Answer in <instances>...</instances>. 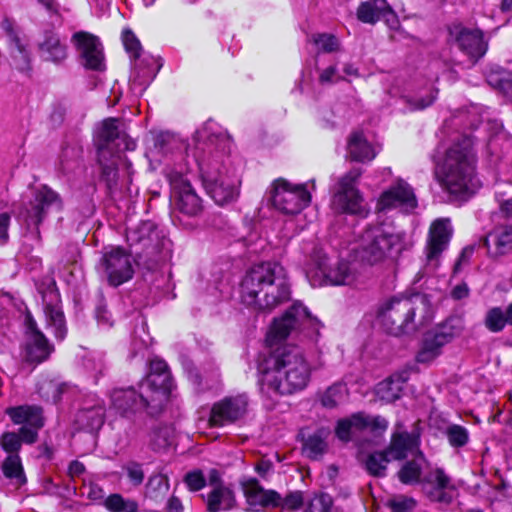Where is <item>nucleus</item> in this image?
Here are the masks:
<instances>
[{
	"label": "nucleus",
	"instance_id": "obj_3",
	"mask_svg": "<svg viewBox=\"0 0 512 512\" xmlns=\"http://www.w3.org/2000/svg\"><path fill=\"white\" fill-rule=\"evenodd\" d=\"M289 296L286 271L277 262L254 265L241 283L243 303L258 310H272L288 300Z\"/></svg>",
	"mask_w": 512,
	"mask_h": 512
},
{
	"label": "nucleus",
	"instance_id": "obj_21",
	"mask_svg": "<svg viewBox=\"0 0 512 512\" xmlns=\"http://www.w3.org/2000/svg\"><path fill=\"white\" fill-rule=\"evenodd\" d=\"M5 413L15 425H22L19 430L26 444H33L37 441L38 431L44 425L41 408L32 405H20L8 407Z\"/></svg>",
	"mask_w": 512,
	"mask_h": 512
},
{
	"label": "nucleus",
	"instance_id": "obj_30",
	"mask_svg": "<svg viewBox=\"0 0 512 512\" xmlns=\"http://www.w3.org/2000/svg\"><path fill=\"white\" fill-rule=\"evenodd\" d=\"M111 403L113 409L126 417L143 410L151 415V408L149 407L151 402L149 396L143 390H140V393L137 394L133 388L114 389L111 393Z\"/></svg>",
	"mask_w": 512,
	"mask_h": 512
},
{
	"label": "nucleus",
	"instance_id": "obj_33",
	"mask_svg": "<svg viewBox=\"0 0 512 512\" xmlns=\"http://www.w3.org/2000/svg\"><path fill=\"white\" fill-rule=\"evenodd\" d=\"M38 51L44 61L54 64H61L68 57V46L65 39L52 30L45 31L42 40L38 43Z\"/></svg>",
	"mask_w": 512,
	"mask_h": 512
},
{
	"label": "nucleus",
	"instance_id": "obj_24",
	"mask_svg": "<svg viewBox=\"0 0 512 512\" xmlns=\"http://www.w3.org/2000/svg\"><path fill=\"white\" fill-rule=\"evenodd\" d=\"M452 41L475 64L487 51V43L479 29L453 25L449 29Z\"/></svg>",
	"mask_w": 512,
	"mask_h": 512
},
{
	"label": "nucleus",
	"instance_id": "obj_25",
	"mask_svg": "<svg viewBox=\"0 0 512 512\" xmlns=\"http://www.w3.org/2000/svg\"><path fill=\"white\" fill-rule=\"evenodd\" d=\"M1 28L8 37L12 65L19 71H28L31 68V53L26 37L10 18L2 20Z\"/></svg>",
	"mask_w": 512,
	"mask_h": 512
},
{
	"label": "nucleus",
	"instance_id": "obj_12",
	"mask_svg": "<svg viewBox=\"0 0 512 512\" xmlns=\"http://www.w3.org/2000/svg\"><path fill=\"white\" fill-rule=\"evenodd\" d=\"M184 148L185 145L179 138L171 133L162 132L155 137L154 147L150 149L148 155L151 162L163 165V173L167 178L169 169L182 173L191 171L183 156Z\"/></svg>",
	"mask_w": 512,
	"mask_h": 512
},
{
	"label": "nucleus",
	"instance_id": "obj_6",
	"mask_svg": "<svg viewBox=\"0 0 512 512\" xmlns=\"http://www.w3.org/2000/svg\"><path fill=\"white\" fill-rule=\"evenodd\" d=\"M98 162L102 170V178L109 189H112L118 178V165L125 163L121 152L134 149L135 144L119 129L118 120H104L95 136Z\"/></svg>",
	"mask_w": 512,
	"mask_h": 512
},
{
	"label": "nucleus",
	"instance_id": "obj_31",
	"mask_svg": "<svg viewBox=\"0 0 512 512\" xmlns=\"http://www.w3.org/2000/svg\"><path fill=\"white\" fill-rule=\"evenodd\" d=\"M209 485L212 488L207 496V508L210 512L227 511L234 507V493L220 483V476L216 470L209 473Z\"/></svg>",
	"mask_w": 512,
	"mask_h": 512
},
{
	"label": "nucleus",
	"instance_id": "obj_61",
	"mask_svg": "<svg viewBox=\"0 0 512 512\" xmlns=\"http://www.w3.org/2000/svg\"><path fill=\"white\" fill-rule=\"evenodd\" d=\"M49 387L53 393L52 400L54 403L60 401L64 395L71 394L74 390V387L67 383L50 382Z\"/></svg>",
	"mask_w": 512,
	"mask_h": 512
},
{
	"label": "nucleus",
	"instance_id": "obj_15",
	"mask_svg": "<svg viewBox=\"0 0 512 512\" xmlns=\"http://www.w3.org/2000/svg\"><path fill=\"white\" fill-rule=\"evenodd\" d=\"M172 389V378L167 364L161 359L150 361V371L140 383V390L149 396L151 415L157 414L163 407Z\"/></svg>",
	"mask_w": 512,
	"mask_h": 512
},
{
	"label": "nucleus",
	"instance_id": "obj_58",
	"mask_svg": "<svg viewBox=\"0 0 512 512\" xmlns=\"http://www.w3.org/2000/svg\"><path fill=\"white\" fill-rule=\"evenodd\" d=\"M304 497L300 491H293L288 493L284 498L281 497V503L278 507L287 510H298L303 506Z\"/></svg>",
	"mask_w": 512,
	"mask_h": 512
},
{
	"label": "nucleus",
	"instance_id": "obj_4",
	"mask_svg": "<svg viewBox=\"0 0 512 512\" xmlns=\"http://www.w3.org/2000/svg\"><path fill=\"white\" fill-rule=\"evenodd\" d=\"M436 177L443 190L456 199H466L476 192L480 183L475 176V153L470 138L465 137L448 149Z\"/></svg>",
	"mask_w": 512,
	"mask_h": 512
},
{
	"label": "nucleus",
	"instance_id": "obj_62",
	"mask_svg": "<svg viewBox=\"0 0 512 512\" xmlns=\"http://www.w3.org/2000/svg\"><path fill=\"white\" fill-rule=\"evenodd\" d=\"M341 79L337 68L335 66H329L323 69L319 74V82L323 85L333 84Z\"/></svg>",
	"mask_w": 512,
	"mask_h": 512
},
{
	"label": "nucleus",
	"instance_id": "obj_54",
	"mask_svg": "<svg viewBox=\"0 0 512 512\" xmlns=\"http://www.w3.org/2000/svg\"><path fill=\"white\" fill-rule=\"evenodd\" d=\"M312 41L319 50L324 52L337 51L340 46L338 38L327 33L313 35Z\"/></svg>",
	"mask_w": 512,
	"mask_h": 512
},
{
	"label": "nucleus",
	"instance_id": "obj_55",
	"mask_svg": "<svg viewBox=\"0 0 512 512\" xmlns=\"http://www.w3.org/2000/svg\"><path fill=\"white\" fill-rule=\"evenodd\" d=\"M81 494L86 496L89 500L97 502L99 501L101 504L103 503L104 498V490L95 482L91 480L84 479L83 485L81 487Z\"/></svg>",
	"mask_w": 512,
	"mask_h": 512
},
{
	"label": "nucleus",
	"instance_id": "obj_9",
	"mask_svg": "<svg viewBox=\"0 0 512 512\" xmlns=\"http://www.w3.org/2000/svg\"><path fill=\"white\" fill-rule=\"evenodd\" d=\"M267 193L273 207L285 215H297L311 202L307 184H294L282 178L275 180Z\"/></svg>",
	"mask_w": 512,
	"mask_h": 512
},
{
	"label": "nucleus",
	"instance_id": "obj_38",
	"mask_svg": "<svg viewBox=\"0 0 512 512\" xmlns=\"http://www.w3.org/2000/svg\"><path fill=\"white\" fill-rule=\"evenodd\" d=\"M126 239L131 246L140 244L144 248H149L158 242L159 233L153 222L143 221L127 230Z\"/></svg>",
	"mask_w": 512,
	"mask_h": 512
},
{
	"label": "nucleus",
	"instance_id": "obj_13",
	"mask_svg": "<svg viewBox=\"0 0 512 512\" xmlns=\"http://www.w3.org/2000/svg\"><path fill=\"white\" fill-rule=\"evenodd\" d=\"M462 323L457 318H449L442 324L425 333L417 353L418 363L429 364L442 353L443 347L461 335Z\"/></svg>",
	"mask_w": 512,
	"mask_h": 512
},
{
	"label": "nucleus",
	"instance_id": "obj_7",
	"mask_svg": "<svg viewBox=\"0 0 512 512\" xmlns=\"http://www.w3.org/2000/svg\"><path fill=\"white\" fill-rule=\"evenodd\" d=\"M321 327L320 321L312 316L307 307L295 302L282 316L274 319L267 332L266 342L272 346L293 334H302L312 342H317Z\"/></svg>",
	"mask_w": 512,
	"mask_h": 512
},
{
	"label": "nucleus",
	"instance_id": "obj_27",
	"mask_svg": "<svg viewBox=\"0 0 512 512\" xmlns=\"http://www.w3.org/2000/svg\"><path fill=\"white\" fill-rule=\"evenodd\" d=\"M390 94L403 99L408 110L417 111L432 105L437 98L438 90L433 85L415 90L412 83L397 82L391 88Z\"/></svg>",
	"mask_w": 512,
	"mask_h": 512
},
{
	"label": "nucleus",
	"instance_id": "obj_50",
	"mask_svg": "<svg viewBox=\"0 0 512 512\" xmlns=\"http://www.w3.org/2000/svg\"><path fill=\"white\" fill-rule=\"evenodd\" d=\"M23 441L20 431L16 432H5L0 437V446L8 454L14 453L19 454Z\"/></svg>",
	"mask_w": 512,
	"mask_h": 512
},
{
	"label": "nucleus",
	"instance_id": "obj_16",
	"mask_svg": "<svg viewBox=\"0 0 512 512\" xmlns=\"http://www.w3.org/2000/svg\"><path fill=\"white\" fill-rule=\"evenodd\" d=\"M122 40L125 49L134 58L133 70L130 76L133 89L139 85L144 90L156 76L160 65L156 58L150 55H141V44L130 30H124Z\"/></svg>",
	"mask_w": 512,
	"mask_h": 512
},
{
	"label": "nucleus",
	"instance_id": "obj_17",
	"mask_svg": "<svg viewBox=\"0 0 512 512\" xmlns=\"http://www.w3.org/2000/svg\"><path fill=\"white\" fill-rule=\"evenodd\" d=\"M31 208L19 214L28 227H37L43 219L52 212H60L63 209L61 196L50 187L43 185L34 192V199L30 203Z\"/></svg>",
	"mask_w": 512,
	"mask_h": 512
},
{
	"label": "nucleus",
	"instance_id": "obj_23",
	"mask_svg": "<svg viewBox=\"0 0 512 512\" xmlns=\"http://www.w3.org/2000/svg\"><path fill=\"white\" fill-rule=\"evenodd\" d=\"M422 485L430 500L434 502L449 504L458 494L451 477L439 467L427 469Z\"/></svg>",
	"mask_w": 512,
	"mask_h": 512
},
{
	"label": "nucleus",
	"instance_id": "obj_28",
	"mask_svg": "<svg viewBox=\"0 0 512 512\" xmlns=\"http://www.w3.org/2000/svg\"><path fill=\"white\" fill-rule=\"evenodd\" d=\"M390 459L399 461L408 456H415L420 450V435L416 431L408 432L403 424L397 423L391 435L389 446L386 448Z\"/></svg>",
	"mask_w": 512,
	"mask_h": 512
},
{
	"label": "nucleus",
	"instance_id": "obj_34",
	"mask_svg": "<svg viewBox=\"0 0 512 512\" xmlns=\"http://www.w3.org/2000/svg\"><path fill=\"white\" fill-rule=\"evenodd\" d=\"M59 293L55 288V282L52 281L47 292L43 293V302L45 304V314L48 324L54 329L55 337L63 340L66 335L64 314L58 307Z\"/></svg>",
	"mask_w": 512,
	"mask_h": 512
},
{
	"label": "nucleus",
	"instance_id": "obj_37",
	"mask_svg": "<svg viewBox=\"0 0 512 512\" xmlns=\"http://www.w3.org/2000/svg\"><path fill=\"white\" fill-rule=\"evenodd\" d=\"M412 457L411 460L405 461L397 472L399 481L405 485L422 484L424 470L427 469V460L423 452Z\"/></svg>",
	"mask_w": 512,
	"mask_h": 512
},
{
	"label": "nucleus",
	"instance_id": "obj_57",
	"mask_svg": "<svg viewBox=\"0 0 512 512\" xmlns=\"http://www.w3.org/2000/svg\"><path fill=\"white\" fill-rule=\"evenodd\" d=\"M388 505L393 512H408L415 507L416 501L411 497L398 495L390 499Z\"/></svg>",
	"mask_w": 512,
	"mask_h": 512
},
{
	"label": "nucleus",
	"instance_id": "obj_10",
	"mask_svg": "<svg viewBox=\"0 0 512 512\" xmlns=\"http://www.w3.org/2000/svg\"><path fill=\"white\" fill-rule=\"evenodd\" d=\"M417 308L412 299L392 298L380 307L378 317L390 334L410 333L418 328L414 321Z\"/></svg>",
	"mask_w": 512,
	"mask_h": 512
},
{
	"label": "nucleus",
	"instance_id": "obj_11",
	"mask_svg": "<svg viewBox=\"0 0 512 512\" xmlns=\"http://www.w3.org/2000/svg\"><path fill=\"white\" fill-rule=\"evenodd\" d=\"M360 176V170L352 169L339 179L332 197V205L338 212L365 218L369 209L357 188Z\"/></svg>",
	"mask_w": 512,
	"mask_h": 512
},
{
	"label": "nucleus",
	"instance_id": "obj_44",
	"mask_svg": "<svg viewBox=\"0 0 512 512\" xmlns=\"http://www.w3.org/2000/svg\"><path fill=\"white\" fill-rule=\"evenodd\" d=\"M348 395L349 392L346 384L337 382L323 391L319 398L323 407L331 409L344 403L348 399Z\"/></svg>",
	"mask_w": 512,
	"mask_h": 512
},
{
	"label": "nucleus",
	"instance_id": "obj_53",
	"mask_svg": "<svg viewBox=\"0 0 512 512\" xmlns=\"http://www.w3.org/2000/svg\"><path fill=\"white\" fill-rule=\"evenodd\" d=\"M332 506V497L327 493H319L308 501L306 512H331Z\"/></svg>",
	"mask_w": 512,
	"mask_h": 512
},
{
	"label": "nucleus",
	"instance_id": "obj_1",
	"mask_svg": "<svg viewBox=\"0 0 512 512\" xmlns=\"http://www.w3.org/2000/svg\"><path fill=\"white\" fill-rule=\"evenodd\" d=\"M197 164L203 185L218 205L233 201L239 194L241 162L232 161V141L213 122H206L194 134Z\"/></svg>",
	"mask_w": 512,
	"mask_h": 512
},
{
	"label": "nucleus",
	"instance_id": "obj_60",
	"mask_svg": "<svg viewBox=\"0 0 512 512\" xmlns=\"http://www.w3.org/2000/svg\"><path fill=\"white\" fill-rule=\"evenodd\" d=\"M170 430L168 428H159L151 434V445L154 449H162L170 444Z\"/></svg>",
	"mask_w": 512,
	"mask_h": 512
},
{
	"label": "nucleus",
	"instance_id": "obj_45",
	"mask_svg": "<svg viewBox=\"0 0 512 512\" xmlns=\"http://www.w3.org/2000/svg\"><path fill=\"white\" fill-rule=\"evenodd\" d=\"M2 471L5 477L14 481L18 486L26 483V477L19 454L8 455L2 463Z\"/></svg>",
	"mask_w": 512,
	"mask_h": 512
},
{
	"label": "nucleus",
	"instance_id": "obj_32",
	"mask_svg": "<svg viewBox=\"0 0 512 512\" xmlns=\"http://www.w3.org/2000/svg\"><path fill=\"white\" fill-rule=\"evenodd\" d=\"M244 494L250 511H260L267 507H278L281 495L274 490H265L256 480L244 485Z\"/></svg>",
	"mask_w": 512,
	"mask_h": 512
},
{
	"label": "nucleus",
	"instance_id": "obj_49",
	"mask_svg": "<svg viewBox=\"0 0 512 512\" xmlns=\"http://www.w3.org/2000/svg\"><path fill=\"white\" fill-rule=\"evenodd\" d=\"M487 82L490 86L498 89L505 94L512 91V79L510 74L505 70H496L489 73Z\"/></svg>",
	"mask_w": 512,
	"mask_h": 512
},
{
	"label": "nucleus",
	"instance_id": "obj_36",
	"mask_svg": "<svg viewBox=\"0 0 512 512\" xmlns=\"http://www.w3.org/2000/svg\"><path fill=\"white\" fill-rule=\"evenodd\" d=\"M387 13L393 17V23L396 25V13L387 0L364 1L358 6L356 15L362 23L374 25L381 19V16H385Z\"/></svg>",
	"mask_w": 512,
	"mask_h": 512
},
{
	"label": "nucleus",
	"instance_id": "obj_26",
	"mask_svg": "<svg viewBox=\"0 0 512 512\" xmlns=\"http://www.w3.org/2000/svg\"><path fill=\"white\" fill-rule=\"evenodd\" d=\"M71 42L78 51L85 68L97 71L105 69L103 47L96 36L79 31L73 34Z\"/></svg>",
	"mask_w": 512,
	"mask_h": 512
},
{
	"label": "nucleus",
	"instance_id": "obj_14",
	"mask_svg": "<svg viewBox=\"0 0 512 512\" xmlns=\"http://www.w3.org/2000/svg\"><path fill=\"white\" fill-rule=\"evenodd\" d=\"M188 173L169 169L167 180L170 185L171 206L187 216H197L202 211V200L192 187Z\"/></svg>",
	"mask_w": 512,
	"mask_h": 512
},
{
	"label": "nucleus",
	"instance_id": "obj_51",
	"mask_svg": "<svg viewBox=\"0 0 512 512\" xmlns=\"http://www.w3.org/2000/svg\"><path fill=\"white\" fill-rule=\"evenodd\" d=\"M445 434L450 445L453 447H463L469 441V432L465 427L461 425H449L446 428Z\"/></svg>",
	"mask_w": 512,
	"mask_h": 512
},
{
	"label": "nucleus",
	"instance_id": "obj_5",
	"mask_svg": "<svg viewBox=\"0 0 512 512\" xmlns=\"http://www.w3.org/2000/svg\"><path fill=\"white\" fill-rule=\"evenodd\" d=\"M404 233L390 231L382 224L367 226L356 238L351 251L355 258L374 265L393 260L404 248Z\"/></svg>",
	"mask_w": 512,
	"mask_h": 512
},
{
	"label": "nucleus",
	"instance_id": "obj_8",
	"mask_svg": "<svg viewBox=\"0 0 512 512\" xmlns=\"http://www.w3.org/2000/svg\"><path fill=\"white\" fill-rule=\"evenodd\" d=\"M306 276L312 286L349 285L354 279L350 264L346 261L331 260L323 253L322 248L314 246L310 253V263Z\"/></svg>",
	"mask_w": 512,
	"mask_h": 512
},
{
	"label": "nucleus",
	"instance_id": "obj_64",
	"mask_svg": "<svg viewBox=\"0 0 512 512\" xmlns=\"http://www.w3.org/2000/svg\"><path fill=\"white\" fill-rule=\"evenodd\" d=\"M96 319L99 325L110 327L112 326L111 315L103 306H98L96 309Z\"/></svg>",
	"mask_w": 512,
	"mask_h": 512
},
{
	"label": "nucleus",
	"instance_id": "obj_41",
	"mask_svg": "<svg viewBox=\"0 0 512 512\" xmlns=\"http://www.w3.org/2000/svg\"><path fill=\"white\" fill-rule=\"evenodd\" d=\"M329 436L330 429L321 427L307 437L304 442V450L310 458L317 459L326 452Z\"/></svg>",
	"mask_w": 512,
	"mask_h": 512
},
{
	"label": "nucleus",
	"instance_id": "obj_46",
	"mask_svg": "<svg viewBox=\"0 0 512 512\" xmlns=\"http://www.w3.org/2000/svg\"><path fill=\"white\" fill-rule=\"evenodd\" d=\"M490 239L493 240L499 254H505L512 251V225L502 226L495 229V231L486 239V244H488Z\"/></svg>",
	"mask_w": 512,
	"mask_h": 512
},
{
	"label": "nucleus",
	"instance_id": "obj_22",
	"mask_svg": "<svg viewBox=\"0 0 512 512\" xmlns=\"http://www.w3.org/2000/svg\"><path fill=\"white\" fill-rule=\"evenodd\" d=\"M453 228L448 218L436 219L429 228L425 246L427 265L433 270L439 264L442 253L448 248Z\"/></svg>",
	"mask_w": 512,
	"mask_h": 512
},
{
	"label": "nucleus",
	"instance_id": "obj_47",
	"mask_svg": "<svg viewBox=\"0 0 512 512\" xmlns=\"http://www.w3.org/2000/svg\"><path fill=\"white\" fill-rule=\"evenodd\" d=\"M102 505L110 512H138V504L134 500L125 499L117 493L105 498Z\"/></svg>",
	"mask_w": 512,
	"mask_h": 512
},
{
	"label": "nucleus",
	"instance_id": "obj_43",
	"mask_svg": "<svg viewBox=\"0 0 512 512\" xmlns=\"http://www.w3.org/2000/svg\"><path fill=\"white\" fill-rule=\"evenodd\" d=\"M362 413H355L348 418L340 419L335 428L337 438L343 442L351 440L354 434L362 432Z\"/></svg>",
	"mask_w": 512,
	"mask_h": 512
},
{
	"label": "nucleus",
	"instance_id": "obj_42",
	"mask_svg": "<svg viewBox=\"0 0 512 512\" xmlns=\"http://www.w3.org/2000/svg\"><path fill=\"white\" fill-rule=\"evenodd\" d=\"M169 488L168 478L165 475H153L149 478L146 485L145 497L155 504H161L166 499Z\"/></svg>",
	"mask_w": 512,
	"mask_h": 512
},
{
	"label": "nucleus",
	"instance_id": "obj_40",
	"mask_svg": "<svg viewBox=\"0 0 512 512\" xmlns=\"http://www.w3.org/2000/svg\"><path fill=\"white\" fill-rule=\"evenodd\" d=\"M405 381L403 375H393L377 385L376 394L385 402L395 401L400 397Z\"/></svg>",
	"mask_w": 512,
	"mask_h": 512
},
{
	"label": "nucleus",
	"instance_id": "obj_18",
	"mask_svg": "<svg viewBox=\"0 0 512 512\" xmlns=\"http://www.w3.org/2000/svg\"><path fill=\"white\" fill-rule=\"evenodd\" d=\"M250 400L246 393L223 398L216 402L210 412L211 426H224L243 420L249 412Z\"/></svg>",
	"mask_w": 512,
	"mask_h": 512
},
{
	"label": "nucleus",
	"instance_id": "obj_19",
	"mask_svg": "<svg viewBox=\"0 0 512 512\" xmlns=\"http://www.w3.org/2000/svg\"><path fill=\"white\" fill-rule=\"evenodd\" d=\"M108 282L112 286H119L129 281L134 274V264L129 252L121 247H112L101 258Z\"/></svg>",
	"mask_w": 512,
	"mask_h": 512
},
{
	"label": "nucleus",
	"instance_id": "obj_39",
	"mask_svg": "<svg viewBox=\"0 0 512 512\" xmlns=\"http://www.w3.org/2000/svg\"><path fill=\"white\" fill-rule=\"evenodd\" d=\"M349 157L358 162L371 161L377 155V151L367 141L361 132H354L348 140Z\"/></svg>",
	"mask_w": 512,
	"mask_h": 512
},
{
	"label": "nucleus",
	"instance_id": "obj_20",
	"mask_svg": "<svg viewBox=\"0 0 512 512\" xmlns=\"http://www.w3.org/2000/svg\"><path fill=\"white\" fill-rule=\"evenodd\" d=\"M417 207V199L412 187L402 179L397 180L383 191L377 202V210L388 212L399 210L410 213Z\"/></svg>",
	"mask_w": 512,
	"mask_h": 512
},
{
	"label": "nucleus",
	"instance_id": "obj_59",
	"mask_svg": "<svg viewBox=\"0 0 512 512\" xmlns=\"http://www.w3.org/2000/svg\"><path fill=\"white\" fill-rule=\"evenodd\" d=\"M184 482L190 491H199L206 485V479L200 470L188 472L184 477Z\"/></svg>",
	"mask_w": 512,
	"mask_h": 512
},
{
	"label": "nucleus",
	"instance_id": "obj_35",
	"mask_svg": "<svg viewBox=\"0 0 512 512\" xmlns=\"http://www.w3.org/2000/svg\"><path fill=\"white\" fill-rule=\"evenodd\" d=\"M104 416L105 406L103 402L96 396H90L77 413L76 421L82 428L96 430L102 426Z\"/></svg>",
	"mask_w": 512,
	"mask_h": 512
},
{
	"label": "nucleus",
	"instance_id": "obj_2",
	"mask_svg": "<svg viewBox=\"0 0 512 512\" xmlns=\"http://www.w3.org/2000/svg\"><path fill=\"white\" fill-rule=\"evenodd\" d=\"M260 390L273 397L290 395L305 389L312 367L298 346H284L270 354L259 365Z\"/></svg>",
	"mask_w": 512,
	"mask_h": 512
},
{
	"label": "nucleus",
	"instance_id": "obj_48",
	"mask_svg": "<svg viewBox=\"0 0 512 512\" xmlns=\"http://www.w3.org/2000/svg\"><path fill=\"white\" fill-rule=\"evenodd\" d=\"M391 460L386 449L381 452L372 453L366 460V469L374 476H385L387 465Z\"/></svg>",
	"mask_w": 512,
	"mask_h": 512
},
{
	"label": "nucleus",
	"instance_id": "obj_63",
	"mask_svg": "<svg viewBox=\"0 0 512 512\" xmlns=\"http://www.w3.org/2000/svg\"><path fill=\"white\" fill-rule=\"evenodd\" d=\"M127 473L130 481L134 485H139L144 478V473L139 465L132 464L127 467Z\"/></svg>",
	"mask_w": 512,
	"mask_h": 512
},
{
	"label": "nucleus",
	"instance_id": "obj_52",
	"mask_svg": "<svg viewBox=\"0 0 512 512\" xmlns=\"http://www.w3.org/2000/svg\"><path fill=\"white\" fill-rule=\"evenodd\" d=\"M507 324L504 311L500 307L491 308L485 317V325L491 332H500Z\"/></svg>",
	"mask_w": 512,
	"mask_h": 512
},
{
	"label": "nucleus",
	"instance_id": "obj_56",
	"mask_svg": "<svg viewBox=\"0 0 512 512\" xmlns=\"http://www.w3.org/2000/svg\"><path fill=\"white\" fill-rule=\"evenodd\" d=\"M362 430H370L372 432H384L388 428V421L381 416H367L362 413Z\"/></svg>",
	"mask_w": 512,
	"mask_h": 512
},
{
	"label": "nucleus",
	"instance_id": "obj_29",
	"mask_svg": "<svg viewBox=\"0 0 512 512\" xmlns=\"http://www.w3.org/2000/svg\"><path fill=\"white\" fill-rule=\"evenodd\" d=\"M25 325L26 342L24 358L30 363L39 364L49 357L53 347L49 344L44 334L37 329L36 322L30 314L26 315Z\"/></svg>",
	"mask_w": 512,
	"mask_h": 512
}]
</instances>
